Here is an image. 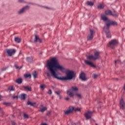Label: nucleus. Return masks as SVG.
Listing matches in <instances>:
<instances>
[{
	"label": "nucleus",
	"instance_id": "nucleus-1",
	"mask_svg": "<svg viewBox=\"0 0 125 125\" xmlns=\"http://www.w3.org/2000/svg\"><path fill=\"white\" fill-rule=\"evenodd\" d=\"M46 68H47V70L50 72L51 75L54 79L66 81H71V80H73V79L75 78V72L69 70H67L65 72L66 77H58V74L56 73L57 70L63 72V71L65 70V68L63 65L59 63L58 60L55 58H52L50 59L49 61H47Z\"/></svg>",
	"mask_w": 125,
	"mask_h": 125
},
{
	"label": "nucleus",
	"instance_id": "nucleus-2",
	"mask_svg": "<svg viewBox=\"0 0 125 125\" xmlns=\"http://www.w3.org/2000/svg\"><path fill=\"white\" fill-rule=\"evenodd\" d=\"M113 25V26H118V22L116 21H111L110 20L107 21V22L105 23V26L104 27V31L106 34V38L109 39L111 38V34L110 33V30H109V27Z\"/></svg>",
	"mask_w": 125,
	"mask_h": 125
},
{
	"label": "nucleus",
	"instance_id": "nucleus-3",
	"mask_svg": "<svg viewBox=\"0 0 125 125\" xmlns=\"http://www.w3.org/2000/svg\"><path fill=\"white\" fill-rule=\"evenodd\" d=\"M86 59L87 60H93L94 61L100 59V55L99 54V52L96 51L94 52V55H91L89 56H86Z\"/></svg>",
	"mask_w": 125,
	"mask_h": 125
},
{
	"label": "nucleus",
	"instance_id": "nucleus-4",
	"mask_svg": "<svg viewBox=\"0 0 125 125\" xmlns=\"http://www.w3.org/2000/svg\"><path fill=\"white\" fill-rule=\"evenodd\" d=\"M79 90V88L77 86H72L70 89L67 91V94L69 97H73L75 95V92Z\"/></svg>",
	"mask_w": 125,
	"mask_h": 125
},
{
	"label": "nucleus",
	"instance_id": "nucleus-5",
	"mask_svg": "<svg viewBox=\"0 0 125 125\" xmlns=\"http://www.w3.org/2000/svg\"><path fill=\"white\" fill-rule=\"evenodd\" d=\"M118 43L117 40H113L109 42V43L107 44V46L111 48H115L116 46H118Z\"/></svg>",
	"mask_w": 125,
	"mask_h": 125
},
{
	"label": "nucleus",
	"instance_id": "nucleus-6",
	"mask_svg": "<svg viewBox=\"0 0 125 125\" xmlns=\"http://www.w3.org/2000/svg\"><path fill=\"white\" fill-rule=\"evenodd\" d=\"M95 34V30L93 29H89V34L87 36V41H92L93 40V36Z\"/></svg>",
	"mask_w": 125,
	"mask_h": 125
},
{
	"label": "nucleus",
	"instance_id": "nucleus-7",
	"mask_svg": "<svg viewBox=\"0 0 125 125\" xmlns=\"http://www.w3.org/2000/svg\"><path fill=\"white\" fill-rule=\"evenodd\" d=\"M30 8V6L26 5L22 7V8L20 9L18 11V14L19 15H21V14H23L24 12H26V10H28Z\"/></svg>",
	"mask_w": 125,
	"mask_h": 125
},
{
	"label": "nucleus",
	"instance_id": "nucleus-8",
	"mask_svg": "<svg viewBox=\"0 0 125 125\" xmlns=\"http://www.w3.org/2000/svg\"><path fill=\"white\" fill-rule=\"evenodd\" d=\"M6 52L8 54V56L9 57L12 56V55H14L16 52V49H7Z\"/></svg>",
	"mask_w": 125,
	"mask_h": 125
},
{
	"label": "nucleus",
	"instance_id": "nucleus-9",
	"mask_svg": "<svg viewBox=\"0 0 125 125\" xmlns=\"http://www.w3.org/2000/svg\"><path fill=\"white\" fill-rule=\"evenodd\" d=\"M74 106H69L68 110L63 111V115L68 116V115L72 113L73 111H74Z\"/></svg>",
	"mask_w": 125,
	"mask_h": 125
},
{
	"label": "nucleus",
	"instance_id": "nucleus-10",
	"mask_svg": "<svg viewBox=\"0 0 125 125\" xmlns=\"http://www.w3.org/2000/svg\"><path fill=\"white\" fill-rule=\"evenodd\" d=\"M85 76V73L82 71L80 74L79 78L80 80H81V81H83V82H85V81H87V78H86V77Z\"/></svg>",
	"mask_w": 125,
	"mask_h": 125
},
{
	"label": "nucleus",
	"instance_id": "nucleus-11",
	"mask_svg": "<svg viewBox=\"0 0 125 125\" xmlns=\"http://www.w3.org/2000/svg\"><path fill=\"white\" fill-rule=\"evenodd\" d=\"M92 114H93V111H87L84 114V116L86 120H89V119H91V117H92Z\"/></svg>",
	"mask_w": 125,
	"mask_h": 125
},
{
	"label": "nucleus",
	"instance_id": "nucleus-12",
	"mask_svg": "<svg viewBox=\"0 0 125 125\" xmlns=\"http://www.w3.org/2000/svg\"><path fill=\"white\" fill-rule=\"evenodd\" d=\"M84 63L86 64V65H87L88 66H89L90 67H91L92 68H96V66L92 63V62L88 61V60H85Z\"/></svg>",
	"mask_w": 125,
	"mask_h": 125
},
{
	"label": "nucleus",
	"instance_id": "nucleus-13",
	"mask_svg": "<svg viewBox=\"0 0 125 125\" xmlns=\"http://www.w3.org/2000/svg\"><path fill=\"white\" fill-rule=\"evenodd\" d=\"M120 107L122 110H125V103L124 99H121L120 101Z\"/></svg>",
	"mask_w": 125,
	"mask_h": 125
},
{
	"label": "nucleus",
	"instance_id": "nucleus-14",
	"mask_svg": "<svg viewBox=\"0 0 125 125\" xmlns=\"http://www.w3.org/2000/svg\"><path fill=\"white\" fill-rule=\"evenodd\" d=\"M38 42H39L40 43H42V41L41 40V39H40V37H39V35H35V39H34V43H37Z\"/></svg>",
	"mask_w": 125,
	"mask_h": 125
},
{
	"label": "nucleus",
	"instance_id": "nucleus-15",
	"mask_svg": "<svg viewBox=\"0 0 125 125\" xmlns=\"http://www.w3.org/2000/svg\"><path fill=\"white\" fill-rule=\"evenodd\" d=\"M101 18H102L103 21H106V23L108 22V21L110 20L108 19V18H107L106 16H105V15H103V14L101 15Z\"/></svg>",
	"mask_w": 125,
	"mask_h": 125
},
{
	"label": "nucleus",
	"instance_id": "nucleus-16",
	"mask_svg": "<svg viewBox=\"0 0 125 125\" xmlns=\"http://www.w3.org/2000/svg\"><path fill=\"white\" fill-rule=\"evenodd\" d=\"M19 97L21 99V100H25L26 99V94H21Z\"/></svg>",
	"mask_w": 125,
	"mask_h": 125
},
{
	"label": "nucleus",
	"instance_id": "nucleus-17",
	"mask_svg": "<svg viewBox=\"0 0 125 125\" xmlns=\"http://www.w3.org/2000/svg\"><path fill=\"white\" fill-rule=\"evenodd\" d=\"M75 95L77 97V98H79V99H82L83 98V96L82 95V94L79 92H76L75 93Z\"/></svg>",
	"mask_w": 125,
	"mask_h": 125
},
{
	"label": "nucleus",
	"instance_id": "nucleus-18",
	"mask_svg": "<svg viewBox=\"0 0 125 125\" xmlns=\"http://www.w3.org/2000/svg\"><path fill=\"white\" fill-rule=\"evenodd\" d=\"M86 4H87V5H88V6H93L94 3L92 1H87L86 2Z\"/></svg>",
	"mask_w": 125,
	"mask_h": 125
},
{
	"label": "nucleus",
	"instance_id": "nucleus-19",
	"mask_svg": "<svg viewBox=\"0 0 125 125\" xmlns=\"http://www.w3.org/2000/svg\"><path fill=\"white\" fill-rule=\"evenodd\" d=\"M111 15L113 16V17H118L119 16V13L114 11L113 12H112Z\"/></svg>",
	"mask_w": 125,
	"mask_h": 125
},
{
	"label": "nucleus",
	"instance_id": "nucleus-20",
	"mask_svg": "<svg viewBox=\"0 0 125 125\" xmlns=\"http://www.w3.org/2000/svg\"><path fill=\"white\" fill-rule=\"evenodd\" d=\"M24 89L25 90H27L28 91H32V87L29 86H23Z\"/></svg>",
	"mask_w": 125,
	"mask_h": 125
},
{
	"label": "nucleus",
	"instance_id": "nucleus-21",
	"mask_svg": "<svg viewBox=\"0 0 125 125\" xmlns=\"http://www.w3.org/2000/svg\"><path fill=\"white\" fill-rule=\"evenodd\" d=\"M104 13L106 15H112V11H111L110 10H107L105 11Z\"/></svg>",
	"mask_w": 125,
	"mask_h": 125
},
{
	"label": "nucleus",
	"instance_id": "nucleus-22",
	"mask_svg": "<svg viewBox=\"0 0 125 125\" xmlns=\"http://www.w3.org/2000/svg\"><path fill=\"white\" fill-rule=\"evenodd\" d=\"M27 105H30V106H34L36 105V103H32L30 101H27L26 103Z\"/></svg>",
	"mask_w": 125,
	"mask_h": 125
},
{
	"label": "nucleus",
	"instance_id": "nucleus-23",
	"mask_svg": "<svg viewBox=\"0 0 125 125\" xmlns=\"http://www.w3.org/2000/svg\"><path fill=\"white\" fill-rule=\"evenodd\" d=\"M17 83H18L19 84H21V83H22V79L21 78H19L16 79L15 81Z\"/></svg>",
	"mask_w": 125,
	"mask_h": 125
},
{
	"label": "nucleus",
	"instance_id": "nucleus-24",
	"mask_svg": "<svg viewBox=\"0 0 125 125\" xmlns=\"http://www.w3.org/2000/svg\"><path fill=\"white\" fill-rule=\"evenodd\" d=\"M15 42H17V43H19L20 42H21V39L18 37H16L15 38Z\"/></svg>",
	"mask_w": 125,
	"mask_h": 125
},
{
	"label": "nucleus",
	"instance_id": "nucleus-25",
	"mask_svg": "<svg viewBox=\"0 0 125 125\" xmlns=\"http://www.w3.org/2000/svg\"><path fill=\"white\" fill-rule=\"evenodd\" d=\"M26 60L29 63H31V62H33V58H32V57H27V58H26Z\"/></svg>",
	"mask_w": 125,
	"mask_h": 125
},
{
	"label": "nucleus",
	"instance_id": "nucleus-26",
	"mask_svg": "<svg viewBox=\"0 0 125 125\" xmlns=\"http://www.w3.org/2000/svg\"><path fill=\"white\" fill-rule=\"evenodd\" d=\"M32 76L34 79H37V77H38V74L36 71H34L32 73Z\"/></svg>",
	"mask_w": 125,
	"mask_h": 125
},
{
	"label": "nucleus",
	"instance_id": "nucleus-27",
	"mask_svg": "<svg viewBox=\"0 0 125 125\" xmlns=\"http://www.w3.org/2000/svg\"><path fill=\"white\" fill-rule=\"evenodd\" d=\"M47 109V108L46 107H43L42 108H41L40 110H39L40 112H44V111H46Z\"/></svg>",
	"mask_w": 125,
	"mask_h": 125
},
{
	"label": "nucleus",
	"instance_id": "nucleus-28",
	"mask_svg": "<svg viewBox=\"0 0 125 125\" xmlns=\"http://www.w3.org/2000/svg\"><path fill=\"white\" fill-rule=\"evenodd\" d=\"M117 63H119V64H121L122 63V62L120 60H117L116 61H115L114 64H115V66L117 65Z\"/></svg>",
	"mask_w": 125,
	"mask_h": 125
},
{
	"label": "nucleus",
	"instance_id": "nucleus-29",
	"mask_svg": "<svg viewBox=\"0 0 125 125\" xmlns=\"http://www.w3.org/2000/svg\"><path fill=\"white\" fill-rule=\"evenodd\" d=\"M98 7L99 9H103V8H104V5L100 4L98 5Z\"/></svg>",
	"mask_w": 125,
	"mask_h": 125
},
{
	"label": "nucleus",
	"instance_id": "nucleus-30",
	"mask_svg": "<svg viewBox=\"0 0 125 125\" xmlns=\"http://www.w3.org/2000/svg\"><path fill=\"white\" fill-rule=\"evenodd\" d=\"M24 77L25 78V79H27L28 78H29L30 79H31V74H24Z\"/></svg>",
	"mask_w": 125,
	"mask_h": 125
},
{
	"label": "nucleus",
	"instance_id": "nucleus-31",
	"mask_svg": "<svg viewBox=\"0 0 125 125\" xmlns=\"http://www.w3.org/2000/svg\"><path fill=\"white\" fill-rule=\"evenodd\" d=\"M8 90H10V91H13V90H14V88H13V86L9 87L8 88Z\"/></svg>",
	"mask_w": 125,
	"mask_h": 125
},
{
	"label": "nucleus",
	"instance_id": "nucleus-32",
	"mask_svg": "<svg viewBox=\"0 0 125 125\" xmlns=\"http://www.w3.org/2000/svg\"><path fill=\"white\" fill-rule=\"evenodd\" d=\"M74 110L75 112H81V108L74 107Z\"/></svg>",
	"mask_w": 125,
	"mask_h": 125
},
{
	"label": "nucleus",
	"instance_id": "nucleus-33",
	"mask_svg": "<svg viewBox=\"0 0 125 125\" xmlns=\"http://www.w3.org/2000/svg\"><path fill=\"white\" fill-rule=\"evenodd\" d=\"M45 74L47 75L48 79H49V80H50V79H51V75H50V74H49L48 72H46Z\"/></svg>",
	"mask_w": 125,
	"mask_h": 125
},
{
	"label": "nucleus",
	"instance_id": "nucleus-34",
	"mask_svg": "<svg viewBox=\"0 0 125 125\" xmlns=\"http://www.w3.org/2000/svg\"><path fill=\"white\" fill-rule=\"evenodd\" d=\"M92 77L93 79H97V78L98 77V75L96 74H93L92 75Z\"/></svg>",
	"mask_w": 125,
	"mask_h": 125
},
{
	"label": "nucleus",
	"instance_id": "nucleus-35",
	"mask_svg": "<svg viewBox=\"0 0 125 125\" xmlns=\"http://www.w3.org/2000/svg\"><path fill=\"white\" fill-rule=\"evenodd\" d=\"M55 93H56V94H57V95H58V96H59L60 95V93H61V91H55Z\"/></svg>",
	"mask_w": 125,
	"mask_h": 125
},
{
	"label": "nucleus",
	"instance_id": "nucleus-36",
	"mask_svg": "<svg viewBox=\"0 0 125 125\" xmlns=\"http://www.w3.org/2000/svg\"><path fill=\"white\" fill-rule=\"evenodd\" d=\"M15 67L16 68V69H18V70H20V69H21V68H22V66L19 67V66H17V64H15Z\"/></svg>",
	"mask_w": 125,
	"mask_h": 125
},
{
	"label": "nucleus",
	"instance_id": "nucleus-37",
	"mask_svg": "<svg viewBox=\"0 0 125 125\" xmlns=\"http://www.w3.org/2000/svg\"><path fill=\"white\" fill-rule=\"evenodd\" d=\"M18 1L19 3H23L24 2H25V1L24 0H18Z\"/></svg>",
	"mask_w": 125,
	"mask_h": 125
},
{
	"label": "nucleus",
	"instance_id": "nucleus-38",
	"mask_svg": "<svg viewBox=\"0 0 125 125\" xmlns=\"http://www.w3.org/2000/svg\"><path fill=\"white\" fill-rule=\"evenodd\" d=\"M3 104L4 105H6V106H9V105H10V103H6V102H4V103H3Z\"/></svg>",
	"mask_w": 125,
	"mask_h": 125
},
{
	"label": "nucleus",
	"instance_id": "nucleus-39",
	"mask_svg": "<svg viewBox=\"0 0 125 125\" xmlns=\"http://www.w3.org/2000/svg\"><path fill=\"white\" fill-rule=\"evenodd\" d=\"M23 117L25 119H28V118H29V116H28V115H27L25 113H24L23 114Z\"/></svg>",
	"mask_w": 125,
	"mask_h": 125
},
{
	"label": "nucleus",
	"instance_id": "nucleus-40",
	"mask_svg": "<svg viewBox=\"0 0 125 125\" xmlns=\"http://www.w3.org/2000/svg\"><path fill=\"white\" fill-rule=\"evenodd\" d=\"M40 88L42 90H43V89H44V86L43 85H41Z\"/></svg>",
	"mask_w": 125,
	"mask_h": 125
},
{
	"label": "nucleus",
	"instance_id": "nucleus-41",
	"mask_svg": "<svg viewBox=\"0 0 125 125\" xmlns=\"http://www.w3.org/2000/svg\"><path fill=\"white\" fill-rule=\"evenodd\" d=\"M50 114H51V111H49L46 113V115H47V116H49V115H50Z\"/></svg>",
	"mask_w": 125,
	"mask_h": 125
},
{
	"label": "nucleus",
	"instance_id": "nucleus-42",
	"mask_svg": "<svg viewBox=\"0 0 125 125\" xmlns=\"http://www.w3.org/2000/svg\"><path fill=\"white\" fill-rule=\"evenodd\" d=\"M42 7H44V8H46V9H50V8H49L47 6H42Z\"/></svg>",
	"mask_w": 125,
	"mask_h": 125
},
{
	"label": "nucleus",
	"instance_id": "nucleus-43",
	"mask_svg": "<svg viewBox=\"0 0 125 125\" xmlns=\"http://www.w3.org/2000/svg\"><path fill=\"white\" fill-rule=\"evenodd\" d=\"M13 99H18V96L12 97Z\"/></svg>",
	"mask_w": 125,
	"mask_h": 125
},
{
	"label": "nucleus",
	"instance_id": "nucleus-44",
	"mask_svg": "<svg viewBox=\"0 0 125 125\" xmlns=\"http://www.w3.org/2000/svg\"><path fill=\"white\" fill-rule=\"evenodd\" d=\"M12 125H16V123L14 121H11Z\"/></svg>",
	"mask_w": 125,
	"mask_h": 125
},
{
	"label": "nucleus",
	"instance_id": "nucleus-45",
	"mask_svg": "<svg viewBox=\"0 0 125 125\" xmlns=\"http://www.w3.org/2000/svg\"><path fill=\"white\" fill-rule=\"evenodd\" d=\"M47 93L48 94H51V93H52L51 90V89L49 90V91H48Z\"/></svg>",
	"mask_w": 125,
	"mask_h": 125
},
{
	"label": "nucleus",
	"instance_id": "nucleus-46",
	"mask_svg": "<svg viewBox=\"0 0 125 125\" xmlns=\"http://www.w3.org/2000/svg\"><path fill=\"white\" fill-rule=\"evenodd\" d=\"M70 99L69 98V97H66L65 98V100L66 101H69V100Z\"/></svg>",
	"mask_w": 125,
	"mask_h": 125
},
{
	"label": "nucleus",
	"instance_id": "nucleus-47",
	"mask_svg": "<svg viewBox=\"0 0 125 125\" xmlns=\"http://www.w3.org/2000/svg\"><path fill=\"white\" fill-rule=\"evenodd\" d=\"M60 97V99H61L62 98V97L61 96V95H60V96H59Z\"/></svg>",
	"mask_w": 125,
	"mask_h": 125
},
{
	"label": "nucleus",
	"instance_id": "nucleus-48",
	"mask_svg": "<svg viewBox=\"0 0 125 125\" xmlns=\"http://www.w3.org/2000/svg\"><path fill=\"white\" fill-rule=\"evenodd\" d=\"M123 88H124V89L125 90V84H124V87H123Z\"/></svg>",
	"mask_w": 125,
	"mask_h": 125
},
{
	"label": "nucleus",
	"instance_id": "nucleus-49",
	"mask_svg": "<svg viewBox=\"0 0 125 125\" xmlns=\"http://www.w3.org/2000/svg\"><path fill=\"white\" fill-rule=\"evenodd\" d=\"M1 96H0V101L1 100Z\"/></svg>",
	"mask_w": 125,
	"mask_h": 125
},
{
	"label": "nucleus",
	"instance_id": "nucleus-50",
	"mask_svg": "<svg viewBox=\"0 0 125 125\" xmlns=\"http://www.w3.org/2000/svg\"><path fill=\"white\" fill-rule=\"evenodd\" d=\"M41 107H42V108H43V105L41 104Z\"/></svg>",
	"mask_w": 125,
	"mask_h": 125
},
{
	"label": "nucleus",
	"instance_id": "nucleus-51",
	"mask_svg": "<svg viewBox=\"0 0 125 125\" xmlns=\"http://www.w3.org/2000/svg\"><path fill=\"white\" fill-rule=\"evenodd\" d=\"M72 125H76V123H73L72 124Z\"/></svg>",
	"mask_w": 125,
	"mask_h": 125
},
{
	"label": "nucleus",
	"instance_id": "nucleus-52",
	"mask_svg": "<svg viewBox=\"0 0 125 125\" xmlns=\"http://www.w3.org/2000/svg\"><path fill=\"white\" fill-rule=\"evenodd\" d=\"M95 125H98V124H95Z\"/></svg>",
	"mask_w": 125,
	"mask_h": 125
},
{
	"label": "nucleus",
	"instance_id": "nucleus-53",
	"mask_svg": "<svg viewBox=\"0 0 125 125\" xmlns=\"http://www.w3.org/2000/svg\"><path fill=\"white\" fill-rule=\"evenodd\" d=\"M100 108H101V106H100Z\"/></svg>",
	"mask_w": 125,
	"mask_h": 125
}]
</instances>
